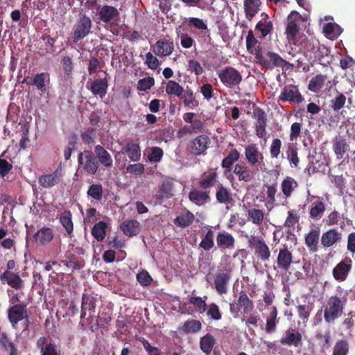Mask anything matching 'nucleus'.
<instances>
[{"instance_id":"obj_1","label":"nucleus","mask_w":355,"mask_h":355,"mask_svg":"<svg viewBox=\"0 0 355 355\" xmlns=\"http://www.w3.org/2000/svg\"><path fill=\"white\" fill-rule=\"evenodd\" d=\"M336 288L339 294L329 297L324 306V320L327 324L334 322L343 315L347 303V293L340 286Z\"/></svg>"},{"instance_id":"obj_2","label":"nucleus","mask_w":355,"mask_h":355,"mask_svg":"<svg viewBox=\"0 0 355 355\" xmlns=\"http://www.w3.org/2000/svg\"><path fill=\"white\" fill-rule=\"evenodd\" d=\"M255 62L262 69L266 70H272L275 68H281L282 69H289L293 67L291 64L278 53L270 50L258 51L256 53Z\"/></svg>"},{"instance_id":"obj_3","label":"nucleus","mask_w":355,"mask_h":355,"mask_svg":"<svg viewBox=\"0 0 355 355\" xmlns=\"http://www.w3.org/2000/svg\"><path fill=\"white\" fill-rule=\"evenodd\" d=\"M301 21L302 16L296 11H292L287 17L285 34L288 42L295 46H300L302 44L301 40L305 37L303 33H300Z\"/></svg>"},{"instance_id":"obj_4","label":"nucleus","mask_w":355,"mask_h":355,"mask_svg":"<svg viewBox=\"0 0 355 355\" xmlns=\"http://www.w3.org/2000/svg\"><path fill=\"white\" fill-rule=\"evenodd\" d=\"M94 13L93 19L96 24H105L108 25L112 21H115L119 17L118 9L108 4H101L96 6V11Z\"/></svg>"},{"instance_id":"obj_5","label":"nucleus","mask_w":355,"mask_h":355,"mask_svg":"<svg viewBox=\"0 0 355 355\" xmlns=\"http://www.w3.org/2000/svg\"><path fill=\"white\" fill-rule=\"evenodd\" d=\"M78 162L83 169L91 175H95L100 166L95 155L89 150H85L79 153Z\"/></svg>"},{"instance_id":"obj_6","label":"nucleus","mask_w":355,"mask_h":355,"mask_svg":"<svg viewBox=\"0 0 355 355\" xmlns=\"http://www.w3.org/2000/svg\"><path fill=\"white\" fill-rule=\"evenodd\" d=\"M221 83L227 87L238 86L243 80L241 73L232 67H226L218 72Z\"/></svg>"},{"instance_id":"obj_7","label":"nucleus","mask_w":355,"mask_h":355,"mask_svg":"<svg viewBox=\"0 0 355 355\" xmlns=\"http://www.w3.org/2000/svg\"><path fill=\"white\" fill-rule=\"evenodd\" d=\"M249 247L252 248L258 260L267 261L270 257V250L265 241L260 237L251 236L248 240Z\"/></svg>"},{"instance_id":"obj_8","label":"nucleus","mask_w":355,"mask_h":355,"mask_svg":"<svg viewBox=\"0 0 355 355\" xmlns=\"http://www.w3.org/2000/svg\"><path fill=\"white\" fill-rule=\"evenodd\" d=\"M210 139L205 135H200L191 139L187 144V150L194 156L205 155L210 144Z\"/></svg>"},{"instance_id":"obj_9","label":"nucleus","mask_w":355,"mask_h":355,"mask_svg":"<svg viewBox=\"0 0 355 355\" xmlns=\"http://www.w3.org/2000/svg\"><path fill=\"white\" fill-rule=\"evenodd\" d=\"M252 118L256 121L254 124L256 135L260 139L266 137L268 122L266 112L259 107H254L252 112Z\"/></svg>"},{"instance_id":"obj_10","label":"nucleus","mask_w":355,"mask_h":355,"mask_svg":"<svg viewBox=\"0 0 355 355\" xmlns=\"http://www.w3.org/2000/svg\"><path fill=\"white\" fill-rule=\"evenodd\" d=\"M63 170L61 164L52 173L42 175L38 178L39 184L44 188L49 189L57 186L62 181Z\"/></svg>"},{"instance_id":"obj_11","label":"nucleus","mask_w":355,"mask_h":355,"mask_svg":"<svg viewBox=\"0 0 355 355\" xmlns=\"http://www.w3.org/2000/svg\"><path fill=\"white\" fill-rule=\"evenodd\" d=\"M216 246L215 250L225 253L228 250L235 248L236 240L233 235L225 230L217 233L216 236Z\"/></svg>"},{"instance_id":"obj_12","label":"nucleus","mask_w":355,"mask_h":355,"mask_svg":"<svg viewBox=\"0 0 355 355\" xmlns=\"http://www.w3.org/2000/svg\"><path fill=\"white\" fill-rule=\"evenodd\" d=\"M91 28V19L85 15L81 16L75 25L73 37V42L78 43L80 40L86 37L89 33Z\"/></svg>"},{"instance_id":"obj_13","label":"nucleus","mask_w":355,"mask_h":355,"mask_svg":"<svg viewBox=\"0 0 355 355\" xmlns=\"http://www.w3.org/2000/svg\"><path fill=\"white\" fill-rule=\"evenodd\" d=\"M254 309V303L252 300L249 298L247 293L244 291L239 293V298L237 300L236 306L234 304H230V311L234 313H238L240 310H243V314H248Z\"/></svg>"},{"instance_id":"obj_14","label":"nucleus","mask_w":355,"mask_h":355,"mask_svg":"<svg viewBox=\"0 0 355 355\" xmlns=\"http://www.w3.org/2000/svg\"><path fill=\"white\" fill-rule=\"evenodd\" d=\"M230 280L231 273L230 271H221L215 274L214 288L219 295H223L228 293Z\"/></svg>"},{"instance_id":"obj_15","label":"nucleus","mask_w":355,"mask_h":355,"mask_svg":"<svg viewBox=\"0 0 355 355\" xmlns=\"http://www.w3.org/2000/svg\"><path fill=\"white\" fill-rule=\"evenodd\" d=\"M36 346L41 355H60V351L55 342L45 336L37 338Z\"/></svg>"},{"instance_id":"obj_16","label":"nucleus","mask_w":355,"mask_h":355,"mask_svg":"<svg viewBox=\"0 0 355 355\" xmlns=\"http://www.w3.org/2000/svg\"><path fill=\"white\" fill-rule=\"evenodd\" d=\"M27 316L26 304L24 303L17 304L11 306L8 309V319L12 327H15L17 323Z\"/></svg>"},{"instance_id":"obj_17","label":"nucleus","mask_w":355,"mask_h":355,"mask_svg":"<svg viewBox=\"0 0 355 355\" xmlns=\"http://www.w3.org/2000/svg\"><path fill=\"white\" fill-rule=\"evenodd\" d=\"M279 342L283 345L300 347L302 345V335L297 329L289 328L284 333Z\"/></svg>"},{"instance_id":"obj_18","label":"nucleus","mask_w":355,"mask_h":355,"mask_svg":"<svg viewBox=\"0 0 355 355\" xmlns=\"http://www.w3.org/2000/svg\"><path fill=\"white\" fill-rule=\"evenodd\" d=\"M152 50L153 53L157 56H168L174 51L173 40L170 38H163L159 40L152 46Z\"/></svg>"},{"instance_id":"obj_19","label":"nucleus","mask_w":355,"mask_h":355,"mask_svg":"<svg viewBox=\"0 0 355 355\" xmlns=\"http://www.w3.org/2000/svg\"><path fill=\"white\" fill-rule=\"evenodd\" d=\"M279 101L282 102H294L300 103L304 101V98L300 93L297 87L293 85L285 86L281 94L279 96Z\"/></svg>"},{"instance_id":"obj_20","label":"nucleus","mask_w":355,"mask_h":355,"mask_svg":"<svg viewBox=\"0 0 355 355\" xmlns=\"http://www.w3.org/2000/svg\"><path fill=\"white\" fill-rule=\"evenodd\" d=\"M342 237L340 231H338L337 228H331L322 233L320 242L323 248H328L340 243Z\"/></svg>"},{"instance_id":"obj_21","label":"nucleus","mask_w":355,"mask_h":355,"mask_svg":"<svg viewBox=\"0 0 355 355\" xmlns=\"http://www.w3.org/2000/svg\"><path fill=\"white\" fill-rule=\"evenodd\" d=\"M97 298L93 295L84 293L82 295L80 319L83 320L89 313V317H92L95 313Z\"/></svg>"},{"instance_id":"obj_22","label":"nucleus","mask_w":355,"mask_h":355,"mask_svg":"<svg viewBox=\"0 0 355 355\" xmlns=\"http://www.w3.org/2000/svg\"><path fill=\"white\" fill-rule=\"evenodd\" d=\"M64 74L60 76V83L64 86H69L72 83L73 64L69 56H64L61 60Z\"/></svg>"},{"instance_id":"obj_23","label":"nucleus","mask_w":355,"mask_h":355,"mask_svg":"<svg viewBox=\"0 0 355 355\" xmlns=\"http://www.w3.org/2000/svg\"><path fill=\"white\" fill-rule=\"evenodd\" d=\"M245 156L248 162L252 166L261 164L264 159L263 154L254 144L245 146Z\"/></svg>"},{"instance_id":"obj_24","label":"nucleus","mask_w":355,"mask_h":355,"mask_svg":"<svg viewBox=\"0 0 355 355\" xmlns=\"http://www.w3.org/2000/svg\"><path fill=\"white\" fill-rule=\"evenodd\" d=\"M0 280L15 290H20L24 287V281L17 272L5 270L0 275Z\"/></svg>"},{"instance_id":"obj_25","label":"nucleus","mask_w":355,"mask_h":355,"mask_svg":"<svg viewBox=\"0 0 355 355\" xmlns=\"http://www.w3.org/2000/svg\"><path fill=\"white\" fill-rule=\"evenodd\" d=\"M240 158V153L236 149H232L227 157H225L221 162V166L225 169L224 175L230 179L232 176L231 172L234 168L233 164Z\"/></svg>"},{"instance_id":"obj_26","label":"nucleus","mask_w":355,"mask_h":355,"mask_svg":"<svg viewBox=\"0 0 355 355\" xmlns=\"http://www.w3.org/2000/svg\"><path fill=\"white\" fill-rule=\"evenodd\" d=\"M320 234V228L315 227L311 229L304 236V243L311 252L315 253L318 251Z\"/></svg>"},{"instance_id":"obj_27","label":"nucleus","mask_w":355,"mask_h":355,"mask_svg":"<svg viewBox=\"0 0 355 355\" xmlns=\"http://www.w3.org/2000/svg\"><path fill=\"white\" fill-rule=\"evenodd\" d=\"M232 171L237 177L239 181L249 182L254 178L253 172L243 162L236 163Z\"/></svg>"},{"instance_id":"obj_28","label":"nucleus","mask_w":355,"mask_h":355,"mask_svg":"<svg viewBox=\"0 0 355 355\" xmlns=\"http://www.w3.org/2000/svg\"><path fill=\"white\" fill-rule=\"evenodd\" d=\"M218 178L216 168H211L201 175L199 187L203 189L211 188L218 182Z\"/></svg>"},{"instance_id":"obj_29","label":"nucleus","mask_w":355,"mask_h":355,"mask_svg":"<svg viewBox=\"0 0 355 355\" xmlns=\"http://www.w3.org/2000/svg\"><path fill=\"white\" fill-rule=\"evenodd\" d=\"M54 237V232L52 228L43 227L40 229L34 235V241L40 245H47L50 243Z\"/></svg>"},{"instance_id":"obj_30","label":"nucleus","mask_w":355,"mask_h":355,"mask_svg":"<svg viewBox=\"0 0 355 355\" xmlns=\"http://www.w3.org/2000/svg\"><path fill=\"white\" fill-rule=\"evenodd\" d=\"M94 155L99 162L107 168H110L113 166V159L111 155L101 145H96L94 147Z\"/></svg>"},{"instance_id":"obj_31","label":"nucleus","mask_w":355,"mask_h":355,"mask_svg":"<svg viewBox=\"0 0 355 355\" xmlns=\"http://www.w3.org/2000/svg\"><path fill=\"white\" fill-rule=\"evenodd\" d=\"M216 186V198L217 202L224 205L231 204L234 200L231 189L219 182Z\"/></svg>"},{"instance_id":"obj_32","label":"nucleus","mask_w":355,"mask_h":355,"mask_svg":"<svg viewBox=\"0 0 355 355\" xmlns=\"http://www.w3.org/2000/svg\"><path fill=\"white\" fill-rule=\"evenodd\" d=\"M349 262H352L351 259H349ZM351 268V263H347L345 261H341L332 270L334 278L338 282L345 281L347 279Z\"/></svg>"},{"instance_id":"obj_33","label":"nucleus","mask_w":355,"mask_h":355,"mask_svg":"<svg viewBox=\"0 0 355 355\" xmlns=\"http://www.w3.org/2000/svg\"><path fill=\"white\" fill-rule=\"evenodd\" d=\"M293 263V254L291 252L284 247L280 249L277 259V264L279 269L288 270Z\"/></svg>"},{"instance_id":"obj_34","label":"nucleus","mask_w":355,"mask_h":355,"mask_svg":"<svg viewBox=\"0 0 355 355\" xmlns=\"http://www.w3.org/2000/svg\"><path fill=\"white\" fill-rule=\"evenodd\" d=\"M109 84L106 78H96L91 83L90 91L94 96L103 98L107 94Z\"/></svg>"},{"instance_id":"obj_35","label":"nucleus","mask_w":355,"mask_h":355,"mask_svg":"<svg viewBox=\"0 0 355 355\" xmlns=\"http://www.w3.org/2000/svg\"><path fill=\"white\" fill-rule=\"evenodd\" d=\"M301 41L302 44L299 47L303 48L305 51L315 54V58L320 60L322 56L320 51V43L318 40L311 38L310 40H306L305 37H303Z\"/></svg>"},{"instance_id":"obj_36","label":"nucleus","mask_w":355,"mask_h":355,"mask_svg":"<svg viewBox=\"0 0 355 355\" xmlns=\"http://www.w3.org/2000/svg\"><path fill=\"white\" fill-rule=\"evenodd\" d=\"M261 6V0H243L245 17L251 21L260 10Z\"/></svg>"},{"instance_id":"obj_37","label":"nucleus","mask_w":355,"mask_h":355,"mask_svg":"<svg viewBox=\"0 0 355 355\" xmlns=\"http://www.w3.org/2000/svg\"><path fill=\"white\" fill-rule=\"evenodd\" d=\"M121 153L127 154L129 159L132 162H137L140 159L141 150L139 145L134 141H130L121 148Z\"/></svg>"},{"instance_id":"obj_38","label":"nucleus","mask_w":355,"mask_h":355,"mask_svg":"<svg viewBox=\"0 0 355 355\" xmlns=\"http://www.w3.org/2000/svg\"><path fill=\"white\" fill-rule=\"evenodd\" d=\"M189 198L192 202L200 206L209 200V191L193 189L189 191Z\"/></svg>"},{"instance_id":"obj_39","label":"nucleus","mask_w":355,"mask_h":355,"mask_svg":"<svg viewBox=\"0 0 355 355\" xmlns=\"http://www.w3.org/2000/svg\"><path fill=\"white\" fill-rule=\"evenodd\" d=\"M216 342L214 336L210 333H207L200 339V349L206 355H209L216 345Z\"/></svg>"},{"instance_id":"obj_40","label":"nucleus","mask_w":355,"mask_h":355,"mask_svg":"<svg viewBox=\"0 0 355 355\" xmlns=\"http://www.w3.org/2000/svg\"><path fill=\"white\" fill-rule=\"evenodd\" d=\"M333 150L338 159L343 158L344 155L349 150V145L345 139L339 137L336 138L333 144Z\"/></svg>"},{"instance_id":"obj_41","label":"nucleus","mask_w":355,"mask_h":355,"mask_svg":"<svg viewBox=\"0 0 355 355\" xmlns=\"http://www.w3.org/2000/svg\"><path fill=\"white\" fill-rule=\"evenodd\" d=\"M173 196V184L169 181L163 182L155 194L156 199L162 202Z\"/></svg>"},{"instance_id":"obj_42","label":"nucleus","mask_w":355,"mask_h":355,"mask_svg":"<svg viewBox=\"0 0 355 355\" xmlns=\"http://www.w3.org/2000/svg\"><path fill=\"white\" fill-rule=\"evenodd\" d=\"M121 229L125 235L130 237L139 233L140 224L136 220H129L121 225Z\"/></svg>"},{"instance_id":"obj_43","label":"nucleus","mask_w":355,"mask_h":355,"mask_svg":"<svg viewBox=\"0 0 355 355\" xmlns=\"http://www.w3.org/2000/svg\"><path fill=\"white\" fill-rule=\"evenodd\" d=\"M325 205L322 200L318 198V200L313 202L309 210V216L314 220H320L324 214Z\"/></svg>"},{"instance_id":"obj_44","label":"nucleus","mask_w":355,"mask_h":355,"mask_svg":"<svg viewBox=\"0 0 355 355\" xmlns=\"http://www.w3.org/2000/svg\"><path fill=\"white\" fill-rule=\"evenodd\" d=\"M180 98L183 101L185 107L193 109L199 105V102L196 97V94L191 89H187L184 91Z\"/></svg>"},{"instance_id":"obj_45","label":"nucleus","mask_w":355,"mask_h":355,"mask_svg":"<svg viewBox=\"0 0 355 355\" xmlns=\"http://www.w3.org/2000/svg\"><path fill=\"white\" fill-rule=\"evenodd\" d=\"M298 184L294 178L287 176L281 184V189L286 198L291 196L293 191L297 187Z\"/></svg>"},{"instance_id":"obj_46","label":"nucleus","mask_w":355,"mask_h":355,"mask_svg":"<svg viewBox=\"0 0 355 355\" xmlns=\"http://www.w3.org/2000/svg\"><path fill=\"white\" fill-rule=\"evenodd\" d=\"M257 44L258 40L254 37L253 31L250 30L246 37V49L250 54L254 55V58H256V53H257L258 51H263L260 46H257Z\"/></svg>"},{"instance_id":"obj_47","label":"nucleus","mask_w":355,"mask_h":355,"mask_svg":"<svg viewBox=\"0 0 355 355\" xmlns=\"http://www.w3.org/2000/svg\"><path fill=\"white\" fill-rule=\"evenodd\" d=\"M277 314L278 311L277 308L275 306H272L269 315L266 318V324L265 328L266 333L272 334L276 331L277 324L278 322Z\"/></svg>"},{"instance_id":"obj_48","label":"nucleus","mask_w":355,"mask_h":355,"mask_svg":"<svg viewBox=\"0 0 355 355\" xmlns=\"http://www.w3.org/2000/svg\"><path fill=\"white\" fill-rule=\"evenodd\" d=\"M107 224L103 220L96 223L92 229V235L98 241H102L106 236Z\"/></svg>"},{"instance_id":"obj_49","label":"nucleus","mask_w":355,"mask_h":355,"mask_svg":"<svg viewBox=\"0 0 355 355\" xmlns=\"http://www.w3.org/2000/svg\"><path fill=\"white\" fill-rule=\"evenodd\" d=\"M0 345L8 352L9 355H18L17 346L8 337L6 333H3L0 338Z\"/></svg>"},{"instance_id":"obj_50","label":"nucleus","mask_w":355,"mask_h":355,"mask_svg":"<svg viewBox=\"0 0 355 355\" xmlns=\"http://www.w3.org/2000/svg\"><path fill=\"white\" fill-rule=\"evenodd\" d=\"M202 329V323L197 320H189L184 322L179 329L185 334H196Z\"/></svg>"},{"instance_id":"obj_51","label":"nucleus","mask_w":355,"mask_h":355,"mask_svg":"<svg viewBox=\"0 0 355 355\" xmlns=\"http://www.w3.org/2000/svg\"><path fill=\"white\" fill-rule=\"evenodd\" d=\"M60 222L64 227L68 235L71 236L73 231V224L72 222V215L69 210H65L60 214Z\"/></svg>"},{"instance_id":"obj_52","label":"nucleus","mask_w":355,"mask_h":355,"mask_svg":"<svg viewBox=\"0 0 355 355\" xmlns=\"http://www.w3.org/2000/svg\"><path fill=\"white\" fill-rule=\"evenodd\" d=\"M214 232L211 229H209L202 238L199 247L205 251H210L214 247Z\"/></svg>"},{"instance_id":"obj_53","label":"nucleus","mask_w":355,"mask_h":355,"mask_svg":"<svg viewBox=\"0 0 355 355\" xmlns=\"http://www.w3.org/2000/svg\"><path fill=\"white\" fill-rule=\"evenodd\" d=\"M49 77V75L47 73H37L31 78L29 84L35 86L42 92H44L46 91L45 80Z\"/></svg>"},{"instance_id":"obj_54","label":"nucleus","mask_w":355,"mask_h":355,"mask_svg":"<svg viewBox=\"0 0 355 355\" xmlns=\"http://www.w3.org/2000/svg\"><path fill=\"white\" fill-rule=\"evenodd\" d=\"M194 218V215L190 211L187 210L183 215L177 216L174 219V223L178 226L184 228L191 225L193 223Z\"/></svg>"},{"instance_id":"obj_55","label":"nucleus","mask_w":355,"mask_h":355,"mask_svg":"<svg viewBox=\"0 0 355 355\" xmlns=\"http://www.w3.org/2000/svg\"><path fill=\"white\" fill-rule=\"evenodd\" d=\"M326 76L322 74L313 77L308 85V89L314 93H318L324 85Z\"/></svg>"},{"instance_id":"obj_56","label":"nucleus","mask_w":355,"mask_h":355,"mask_svg":"<svg viewBox=\"0 0 355 355\" xmlns=\"http://www.w3.org/2000/svg\"><path fill=\"white\" fill-rule=\"evenodd\" d=\"M255 29L260 32L261 37L264 38L273 31V24L271 21L260 20L255 26Z\"/></svg>"},{"instance_id":"obj_57","label":"nucleus","mask_w":355,"mask_h":355,"mask_svg":"<svg viewBox=\"0 0 355 355\" xmlns=\"http://www.w3.org/2000/svg\"><path fill=\"white\" fill-rule=\"evenodd\" d=\"M98 130L96 128L89 127L80 135V138L85 144L92 145L97 137Z\"/></svg>"},{"instance_id":"obj_58","label":"nucleus","mask_w":355,"mask_h":355,"mask_svg":"<svg viewBox=\"0 0 355 355\" xmlns=\"http://www.w3.org/2000/svg\"><path fill=\"white\" fill-rule=\"evenodd\" d=\"M184 88L175 80H168L166 85V92L168 95L180 97L184 92Z\"/></svg>"},{"instance_id":"obj_59","label":"nucleus","mask_w":355,"mask_h":355,"mask_svg":"<svg viewBox=\"0 0 355 355\" xmlns=\"http://www.w3.org/2000/svg\"><path fill=\"white\" fill-rule=\"evenodd\" d=\"M326 224L328 226L338 225L340 227H343L345 225L343 214H340L336 210L331 211L327 216Z\"/></svg>"},{"instance_id":"obj_60","label":"nucleus","mask_w":355,"mask_h":355,"mask_svg":"<svg viewBox=\"0 0 355 355\" xmlns=\"http://www.w3.org/2000/svg\"><path fill=\"white\" fill-rule=\"evenodd\" d=\"M286 155L291 166L293 168H297L300 163L297 148L293 145H289L286 151Z\"/></svg>"},{"instance_id":"obj_61","label":"nucleus","mask_w":355,"mask_h":355,"mask_svg":"<svg viewBox=\"0 0 355 355\" xmlns=\"http://www.w3.org/2000/svg\"><path fill=\"white\" fill-rule=\"evenodd\" d=\"M207 299V296H204L203 297L198 296H191L189 298V303L194 305L196 308V310L198 311L200 313H202L207 309V305L206 303Z\"/></svg>"},{"instance_id":"obj_62","label":"nucleus","mask_w":355,"mask_h":355,"mask_svg":"<svg viewBox=\"0 0 355 355\" xmlns=\"http://www.w3.org/2000/svg\"><path fill=\"white\" fill-rule=\"evenodd\" d=\"M88 197L93 200L100 201L103 198V189L101 184H92L87 191Z\"/></svg>"},{"instance_id":"obj_63","label":"nucleus","mask_w":355,"mask_h":355,"mask_svg":"<svg viewBox=\"0 0 355 355\" xmlns=\"http://www.w3.org/2000/svg\"><path fill=\"white\" fill-rule=\"evenodd\" d=\"M248 216L254 224L260 225L264 218V213L259 209H250L248 210Z\"/></svg>"},{"instance_id":"obj_64","label":"nucleus","mask_w":355,"mask_h":355,"mask_svg":"<svg viewBox=\"0 0 355 355\" xmlns=\"http://www.w3.org/2000/svg\"><path fill=\"white\" fill-rule=\"evenodd\" d=\"M348 352V342L345 340H340L336 343L332 355H347Z\"/></svg>"}]
</instances>
